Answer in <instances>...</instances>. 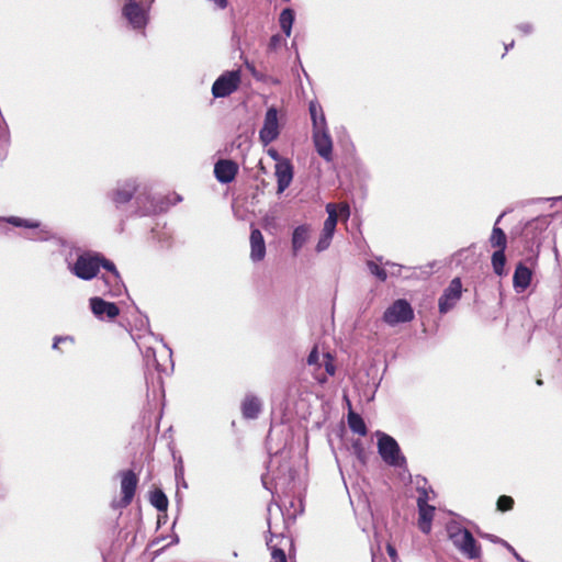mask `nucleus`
I'll return each instance as SVG.
<instances>
[{"label": "nucleus", "mask_w": 562, "mask_h": 562, "mask_svg": "<svg viewBox=\"0 0 562 562\" xmlns=\"http://www.w3.org/2000/svg\"><path fill=\"white\" fill-rule=\"evenodd\" d=\"M121 9L122 18L135 32L146 35V27L149 23V11L155 0H123Z\"/></svg>", "instance_id": "obj_1"}, {"label": "nucleus", "mask_w": 562, "mask_h": 562, "mask_svg": "<svg viewBox=\"0 0 562 562\" xmlns=\"http://www.w3.org/2000/svg\"><path fill=\"white\" fill-rule=\"evenodd\" d=\"M378 452L383 462L393 468H406V458L402 453L400 445L390 435L378 430Z\"/></svg>", "instance_id": "obj_2"}, {"label": "nucleus", "mask_w": 562, "mask_h": 562, "mask_svg": "<svg viewBox=\"0 0 562 562\" xmlns=\"http://www.w3.org/2000/svg\"><path fill=\"white\" fill-rule=\"evenodd\" d=\"M448 536L453 546L468 559L475 560L481 555V547L473 535L463 527L449 526Z\"/></svg>", "instance_id": "obj_3"}, {"label": "nucleus", "mask_w": 562, "mask_h": 562, "mask_svg": "<svg viewBox=\"0 0 562 562\" xmlns=\"http://www.w3.org/2000/svg\"><path fill=\"white\" fill-rule=\"evenodd\" d=\"M99 258L101 261L100 268L103 267L106 271L110 272V276H102L101 278L98 279V283H102V286L98 285V290L101 291L103 294H108L112 297L120 296L125 290L120 272L117 271L115 265L111 260L104 258L100 254Z\"/></svg>", "instance_id": "obj_4"}, {"label": "nucleus", "mask_w": 562, "mask_h": 562, "mask_svg": "<svg viewBox=\"0 0 562 562\" xmlns=\"http://www.w3.org/2000/svg\"><path fill=\"white\" fill-rule=\"evenodd\" d=\"M182 198L178 194L172 195V200L167 198V201H158L155 196H151L148 192H138L135 198L137 204V213L142 216L150 215L153 213L162 212L169 205H173L180 202Z\"/></svg>", "instance_id": "obj_5"}, {"label": "nucleus", "mask_w": 562, "mask_h": 562, "mask_svg": "<svg viewBox=\"0 0 562 562\" xmlns=\"http://www.w3.org/2000/svg\"><path fill=\"white\" fill-rule=\"evenodd\" d=\"M1 222L13 225L14 227H23L31 229V233L23 235L24 238L34 241H44L50 238V233L46 227L42 226V223L37 220L22 218L19 216H3L0 217Z\"/></svg>", "instance_id": "obj_6"}, {"label": "nucleus", "mask_w": 562, "mask_h": 562, "mask_svg": "<svg viewBox=\"0 0 562 562\" xmlns=\"http://www.w3.org/2000/svg\"><path fill=\"white\" fill-rule=\"evenodd\" d=\"M100 262L99 254H81L69 270L77 278L88 281L98 276Z\"/></svg>", "instance_id": "obj_7"}, {"label": "nucleus", "mask_w": 562, "mask_h": 562, "mask_svg": "<svg viewBox=\"0 0 562 562\" xmlns=\"http://www.w3.org/2000/svg\"><path fill=\"white\" fill-rule=\"evenodd\" d=\"M413 318V308L411 304L404 299L396 300L385 310L383 314V321L391 326L397 325L400 323L411 322Z\"/></svg>", "instance_id": "obj_8"}, {"label": "nucleus", "mask_w": 562, "mask_h": 562, "mask_svg": "<svg viewBox=\"0 0 562 562\" xmlns=\"http://www.w3.org/2000/svg\"><path fill=\"white\" fill-rule=\"evenodd\" d=\"M240 82V71L232 70L221 75L212 86L214 98H225L237 90Z\"/></svg>", "instance_id": "obj_9"}, {"label": "nucleus", "mask_w": 562, "mask_h": 562, "mask_svg": "<svg viewBox=\"0 0 562 562\" xmlns=\"http://www.w3.org/2000/svg\"><path fill=\"white\" fill-rule=\"evenodd\" d=\"M462 296V282L460 278H453L439 297L438 308L440 314L451 311Z\"/></svg>", "instance_id": "obj_10"}, {"label": "nucleus", "mask_w": 562, "mask_h": 562, "mask_svg": "<svg viewBox=\"0 0 562 562\" xmlns=\"http://www.w3.org/2000/svg\"><path fill=\"white\" fill-rule=\"evenodd\" d=\"M89 306L92 314L100 321H112L120 314V308L115 303L108 302L100 296L90 297Z\"/></svg>", "instance_id": "obj_11"}, {"label": "nucleus", "mask_w": 562, "mask_h": 562, "mask_svg": "<svg viewBox=\"0 0 562 562\" xmlns=\"http://www.w3.org/2000/svg\"><path fill=\"white\" fill-rule=\"evenodd\" d=\"M310 114L313 122V140H331L321 105L311 102Z\"/></svg>", "instance_id": "obj_12"}, {"label": "nucleus", "mask_w": 562, "mask_h": 562, "mask_svg": "<svg viewBox=\"0 0 562 562\" xmlns=\"http://www.w3.org/2000/svg\"><path fill=\"white\" fill-rule=\"evenodd\" d=\"M280 134L278 110L270 106L265 115L263 125L259 132L260 140H276Z\"/></svg>", "instance_id": "obj_13"}, {"label": "nucleus", "mask_w": 562, "mask_h": 562, "mask_svg": "<svg viewBox=\"0 0 562 562\" xmlns=\"http://www.w3.org/2000/svg\"><path fill=\"white\" fill-rule=\"evenodd\" d=\"M120 474H121V492H122V498L120 502V506L127 507L134 498L138 479L132 470L122 471Z\"/></svg>", "instance_id": "obj_14"}, {"label": "nucleus", "mask_w": 562, "mask_h": 562, "mask_svg": "<svg viewBox=\"0 0 562 562\" xmlns=\"http://www.w3.org/2000/svg\"><path fill=\"white\" fill-rule=\"evenodd\" d=\"M238 165L232 159H218L214 165V176L220 183L227 184L234 181L238 173Z\"/></svg>", "instance_id": "obj_15"}, {"label": "nucleus", "mask_w": 562, "mask_h": 562, "mask_svg": "<svg viewBox=\"0 0 562 562\" xmlns=\"http://www.w3.org/2000/svg\"><path fill=\"white\" fill-rule=\"evenodd\" d=\"M135 192H137L136 180L128 179L124 182H120L112 191V201L116 206L124 205L131 201Z\"/></svg>", "instance_id": "obj_16"}, {"label": "nucleus", "mask_w": 562, "mask_h": 562, "mask_svg": "<svg viewBox=\"0 0 562 562\" xmlns=\"http://www.w3.org/2000/svg\"><path fill=\"white\" fill-rule=\"evenodd\" d=\"M250 260L252 262L262 261L266 256V243L259 228L251 227L250 232Z\"/></svg>", "instance_id": "obj_17"}, {"label": "nucleus", "mask_w": 562, "mask_h": 562, "mask_svg": "<svg viewBox=\"0 0 562 562\" xmlns=\"http://www.w3.org/2000/svg\"><path fill=\"white\" fill-rule=\"evenodd\" d=\"M277 192L281 194L289 188L293 179V167L289 161H281L276 165Z\"/></svg>", "instance_id": "obj_18"}, {"label": "nucleus", "mask_w": 562, "mask_h": 562, "mask_svg": "<svg viewBox=\"0 0 562 562\" xmlns=\"http://www.w3.org/2000/svg\"><path fill=\"white\" fill-rule=\"evenodd\" d=\"M532 271L524 262H518L513 276V285L516 292H524L530 285Z\"/></svg>", "instance_id": "obj_19"}, {"label": "nucleus", "mask_w": 562, "mask_h": 562, "mask_svg": "<svg viewBox=\"0 0 562 562\" xmlns=\"http://www.w3.org/2000/svg\"><path fill=\"white\" fill-rule=\"evenodd\" d=\"M262 408V402L254 394H247L241 403L243 416L247 419H256Z\"/></svg>", "instance_id": "obj_20"}, {"label": "nucleus", "mask_w": 562, "mask_h": 562, "mask_svg": "<svg viewBox=\"0 0 562 562\" xmlns=\"http://www.w3.org/2000/svg\"><path fill=\"white\" fill-rule=\"evenodd\" d=\"M419 514V529L424 533L431 530V521L434 519L435 506L429 504L417 505Z\"/></svg>", "instance_id": "obj_21"}, {"label": "nucleus", "mask_w": 562, "mask_h": 562, "mask_svg": "<svg viewBox=\"0 0 562 562\" xmlns=\"http://www.w3.org/2000/svg\"><path fill=\"white\" fill-rule=\"evenodd\" d=\"M310 238V227L307 225H300L294 228L292 234V250L294 256L302 249Z\"/></svg>", "instance_id": "obj_22"}, {"label": "nucleus", "mask_w": 562, "mask_h": 562, "mask_svg": "<svg viewBox=\"0 0 562 562\" xmlns=\"http://www.w3.org/2000/svg\"><path fill=\"white\" fill-rule=\"evenodd\" d=\"M505 213H502L494 226H493V229H492V234H491V237H490V243H491V246L496 248L497 249H506V246H507V237H506V234L505 232L498 227V223L501 222L502 217L504 216Z\"/></svg>", "instance_id": "obj_23"}, {"label": "nucleus", "mask_w": 562, "mask_h": 562, "mask_svg": "<svg viewBox=\"0 0 562 562\" xmlns=\"http://www.w3.org/2000/svg\"><path fill=\"white\" fill-rule=\"evenodd\" d=\"M295 20V12L291 8H285L279 15V24L286 37L291 35L292 26Z\"/></svg>", "instance_id": "obj_24"}, {"label": "nucleus", "mask_w": 562, "mask_h": 562, "mask_svg": "<svg viewBox=\"0 0 562 562\" xmlns=\"http://www.w3.org/2000/svg\"><path fill=\"white\" fill-rule=\"evenodd\" d=\"M348 426L355 434L366 436L368 430L363 418L352 411L348 413Z\"/></svg>", "instance_id": "obj_25"}, {"label": "nucleus", "mask_w": 562, "mask_h": 562, "mask_svg": "<svg viewBox=\"0 0 562 562\" xmlns=\"http://www.w3.org/2000/svg\"><path fill=\"white\" fill-rule=\"evenodd\" d=\"M326 212H327L328 216H327L326 221L324 222V226H323L322 231L334 235L336 226H337V221H338V215H337L335 204L328 203L326 205Z\"/></svg>", "instance_id": "obj_26"}, {"label": "nucleus", "mask_w": 562, "mask_h": 562, "mask_svg": "<svg viewBox=\"0 0 562 562\" xmlns=\"http://www.w3.org/2000/svg\"><path fill=\"white\" fill-rule=\"evenodd\" d=\"M505 250L506 249H497L492 255V267L497 276L504 274L505 263H506V257H505Z\"/></svg>", "instance_id": "obj_27"}, {"label": "nucleus", "mask_w": 562, "mask_h": 562, "mask_svg": "<svg viewBox=\"0 0 562 562\" xmlns=\"http://www.w3.org/2000/svg\"><path fill=\"white\" fill-rule=\"evenodd\" d=\"M150 504L159 512H166L168 508V498L166 494L156 488L150 493Z\"/></svg>", "instance_id": "obj_28"}, {"label": "nucleus", "mask_w": 562, "mask_h": 562, "mask_svg": "<svg viewBox=\"0 0 562 562\" xmlns=\"http://www.w3.org/2000/svg\"><path fill=\"white\" fill-rule=\"evenodd\" d=\"M367 268L370 271V273L372 276H374L378 280H380L381 282L386 281L389 273L376 261L368 260L367 261Z\"/></svg>", "instance_id": "obj_29"}, {"label": "nucleus", "mask_w": 562, "mask_h": 562, "mask_svg": "<svg viewBox=\"0 0 562 562\" xmlns=\"http://www.w3.org/2000/svg\"><path fill=\"white\" fill-rule=\"evenodd\" d=\"M317 154L325 160H331L333 143H314Z\"/></svg>", "instance_id": "obj_30"}, {"label": "nucleus", "mask_w": 562, "mask_h": 562, "mask_svg": "<svg viewBox=\"0 0 562 562\" xmlns=\"http://www.w3.org/2000/svg\"><path fill=\"white\" fill-rule=\"evenodd\" d=\"M333 236H334L333 234L322 231L321 237L316 245V251L322 252V251L326 250L330 246Z\"/></svg>", "instance_id": "obj_31"}, {"label": "nucleus", "mask_w": 562, "mask_h": 562, "mask_svg": "<svg viewBox=\"0 0 562 562\" xmlns=\"http://www.w3.org/2000/svg\"><path fill=\"white\" fill-rule=\"evenodd\" d=\"M514 499L510 496L502 495L498 497L496 507L499 512H508L514 507Z\"/></svg>", "instance_id": "obj_32"}, {"label": "nucleus", "mask_w": 562, "mask_h": 562, "mask_svg": "<svg viewBox=\"0 0 562 562\" xmlns=\"http://www.w3.org/2000/svg\"><path fill=\"white\" fill-rule=\"evenodd\" d=\"M143 355H144V359L146 360L147 364L153 363V366H155V368L158 371L164 370V369H161V366L156 358V351L151 347L146 348V350L143 352Z\"/></svg>", "instance_id": "obj_33"}, {"label": "nucleus", "mask_w": 562, "mask_h": 562, "mask_svg": "<svg viewBox=\"0 0 562 562\" xmlns=\"http://www.w3.org/2000/svg\"><path fill=\"white\" fill-rule=\"evenodd\" d=\"M284 44L285 40L280 34H273L268 43V52H277Z\"/></svg>", "instance_id": "obj_34"}, {"label": "nucleus", "mask_w": 562, "mask_h": 562, "mask_svg": "<svg viewBox=\"0 0 562 562\" xmlns=\"http://www.w3.org/2000/svg\"><path fill=\"white\" fill-rule=\"evenodd\" d=\"M324 359H325V362H324L325 371L329 375H334L335 372H336V367H335V363H334V358L331 357V355L329 352H326L324 355Z\"/></svg>", "instance_id": "obj_35"}, {"label": "nucleus", "mask_w": 562, "mask_h": 562, "mask_svg": "<svg viewBox=\"0 0 562 562\" xmlns=\"http://www.w3.org/2000/svg\"><path fill=\"white\" fill-rule=\"evenodd\" d=\"M307 364L308 366H315V367H319V352H318V348L317 346H314L313 349L311 350V352L308 353L307 356Z\"/></svg>", "instance_id": "obj_36"}, {"label": "nucleus", "mask_w": 562, "mask_h": 562, "mask_svg": "<svg viewBox=\"0 0 562 562\" xmlns=\"http://www.w3.org/2000/svg\"><path fill=\"white\" fill-rule=\"evenodd\" d=\"M547 225H548V221L546 218H535L527 224L526 229L527 231L538 229V228L542 229Z\"/></svg>", "instance_id": "obj_37"}, {"label": "nucleus", "mask_w": 562, "mask_h": 562, "mask_svg": "<svg viewBox=\"0 0 562 562\" xmlns=\"http://www.w3.org/2000/svg\"><path fill=\"white\" fill-rule=\"evenodd\" d=\"M417 492H418L417 505L428 504V501H429L428 490L425 486H418Z\"/></svg>", "instance_id": "obj_38"}, {"label": "nucleus", "mask_w": 562, "mask_h": 562, "mask_svg": "<svg viewBox=\"0 0 562 562\" xmlns=\"http://www.w3.org/2000/svg\"><path fill=\"white\" fill-rule=\"evenodd\" d=\"M383 265H384L385 267H390V268H391V270H390V272H389V273H390L392 277H398V276H401V271H402V269L404 268L403 266L397 265V263H394V262H391V261H385Z\"/></svg>", "instance_id": "obj_39"}, {"label": "nucleus", "mask_w": 562, "mask_h": 562, "mask_svg": "<svg viewBox=\"0 0 562 562\" xmlns=\"http://www.w3.org/2000/svg\"><path fill=\"white\" fill-rule=\"evenodd\" d=\"M271 555H272L273 562H286L285 553L280 548H274L272 550Z\"/></svg>", "instance_id": "obj_40"}, {"label": "nucleus", "mask_w": 562, "mask_h": 562, "mask_svg": "<svg viewBox=\"0 0 562 562\" xmlns=\"http://www.w3.org/2000/svg\"><path fill=\"white\" fill-rule=\"evenodd\" d=\"M517 30L520 31L524 35H529L532 33L533 31V26L531 23L529 22H524V23H520L518 24L517 26Z\"/></svg>", "instance_id": "obj_41"}, {"label": "nucleus", "mask_w": 562, "mask_h": 562, "mask_svg": "<svg viewBox=\"0 0 562 562\" xmlns=\"http://www.w3.org/2000/svg\"><path fill=\"white\" fill-rule=\"evenodd\" d=\"M386 552L392 560H395L397 558L396 549L393 546L387 544Z\"/></svg>", "instance_id": "obj_42"}, {"label": "nucleus", "mask_w": 562, "mask_h": 562, "mask_svg": "<svg viewBox=\"0 0 562 562\" xmlns=\"http://www.w3.org/2000/svg\"><path fill=\"white\" fill-rule=\"evenodd\" d=\"M66 339H68V337L56 336L54 338L53 349H57L59 346V342L65 341Z\"/></svg>", "instance_id": "obj_43"}, {"label": "nucleus", "mask_w": 562, "mask_h": 562, "mask_svg": "<svg viewBox=\"0 0 562 562\" xmlns=\"http://www.w3.org/2000/svg\"><path fill=\"white\" fill-rule=\"evenodd\" d=\"M512 553L513 555L518 560V561H521L522 562V559L521 557L516 552V550L507 542L506 546H505Z\"/></svg>", "instance_id": "obj_44"}, {"label": "nucleus", "mask_w": 562, "mask_h": 562, "mask_svg": "<svg viewBox=\"0 0 562 562\" xmlns=\"http://www.w3.org/2000/svg\"><path fill=\"white\" fill-rule=\"evenodd\" d=\"M488 538L491 539V541L495 542V543H502L503 546H506V541L496 537V536H488Z\"/></svg>", "instance_id": "obj_45"}, {"label": "nucleus", "mask_w": 562, "mask_h": 562, "mask_svg": "<svg viewBox=\"0 0 562 562\" xmlns=\"http://www.w3.org/2000/svg\"><path fill=\"white\" fill-rule=\"evenodd\" d=\"M353 447H355V449H356V451H357V456H358V458H359V459H361V458H362V454H363V449H362V447H361L360 445H355Z\"/></svg>", "instance_id": "obj_46"}, {"label": "nucleus", "mask_w": 562, "mask_h": 562, "mask_svg": "<svg viewBox=\"0 0 562 562\" xmlns=\"http://www.w3.org/2000/svg\"><path fill=\"white\" fill-rule=\"evenodd\" d=\"M514 45H515V42H514V41H512L509 44H506V45H505V50H506V52H508L510 48H513V47H514Z\"/></svg>", "instance_id": "obj_47"}, {"label": "nucleus", "mask_w": 562, "mask_h": 562, "mask_svg": "<svg viewBox=\"0 0 562 562\" xmlns=\"http://www.w3.org/2000/svg\"><path fill=\"white\" fill-rule=\"evenodd\" d=\"M551 200H553L554 202H562V195L558 198H552Z\"/></svg>", "instance_id": "obj_48"}, {"label": "nucleus", "mask_w": 562, "mask_h": 562, "mask_svg": "<svg viewBox=\"0 0 562 562\" xmlns=\"http://www.w3.org/2000/svg\"><path fill=\"white\" fill-rule=\"evenodd\" d=\"M341 211H345L347 213V215H349V207L347 205H345Z\"/></svg>", "instance_id": "obj_49"}, {"label": "nucleus", "mask_w": 562, "mask_h": 562, "mask_svg": "<svg viewBox=\"0 0 562 562\" xmlns=\"http://www.w3.org/2000/svg\"><path fill=\"white\" fill-rule=\"evenodd\" d=\"M165 347H166V348H167V350H168V356H169V358H171V349H170V348H168V347H167V345H165Z\"/></svg>", "instance_id": "obj_50"}, {"label": "nucleus", "mask_w": 562, "mask_h": 562, "mask_svg": "<svg viewBox=\"0 0 562 562\" xmlns=\"http://www.w3.org/2000/svg\"><path fill=\"white\" fill-rule=\"evenodd\" d=\"M376 260L380 262V263H383L382 261V257H378Z\"/></svg>", "instance_id": "obj_51"}, {"label": "nucleus", "mask_w": 562, "mask_h": 562, "mask_svg": "<svg viewBox=\"0 0 562 562\" xmlns=\"http://www.w3.org/2000/svg\"><path fill=\"white\" fill-rule=\"evenodd\" d=\"M537 384H538V385H541V384H542V381H541V380H538V381H537Z\"/></svg>", "instance_id": "obj_52"}]
</instances>
